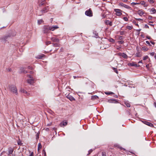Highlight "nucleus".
<instances>
[{
    "label": "nucleus",
    "mask_w": 156,
    "mask_h": 156,
    "mask_svg": "<svg viewBox=\"0 0 156 156\" xmlns=\"http://www.w3.org/2000/svg\"><path fill=\"white\" fill-rule=\"evenodd\" d=\"M138 14L140 16H142L144 14V11L142 10H139L138 11Z\"/></svg>",
    "instance_id": "nucleus-14"
},
{
    "label": "nucleus",
    "mask_w": 156,
    "mask_h": 156,
    "mask_svg": "<svg viewBox=\"0 0 156 156\" xmlns=\"http://www.w3.org/2000/svg\"><path fill=\"white\" fill-rule=\"evenodd\" d=\"M109 41L111 42H113L114 41V40L113 39L111 38V39H110Z\"/></svg>",
    "instance_id": "nucleus-38"
},
{
    "label": "nucleus",
    "mask_w": 156,
    "mask_h": 156,
    "mask_svg": "<svg viewBox=\"0 0 156 156\" xmlns=\"http://www.w3.org/2000/svg\"><path fill=\"white\" fill-rule=\"evenodd\" d=\"M102 156H106V154L105 152H102Z\"/></svg>",
    "instance_id": "nucleus-45"
},
{
    "label": "nucleus",
    "mask_w": 156,
    "mask_h": 156,
    "mask_svg": "<svg viewBox=\"0 0 156 156\" xmlns=\"http://www.w3.org/2000/svg\"><path fill=\"white\" fill-rule=\"evenodd\" d=\"M136 56L137 57H139L140 56H139V54L138 53H137L136 54Z\"/></svg>",
    "instance_id": "nucleus-56"
},
{
    "label": "nucleus",
    "mask_w": 156,
    "mask_h": 156,
    "mask_svg": "<svg viewBox=\"0 0 156 156\" xmlns=\"http://www.w3.org/2000/svg\"><path fill=\"white\" fill-rule=\"evenodd\" d=\"M27 77L29 79H28L27 82L30 84H32L34 83V79L32 76L30 75H28Z\"/></svg>",
    "instance_id": "nucleus-3"
},
{
    "label": "nucleus",
    "mask_w": 156,
    "mask_h": 156,
    "mask_svg": "<svg viewBox=\"0 0 156 156\" xmlns=\"http://www.w3.org/2000/svg\"><path fill=\"white\" fill-rule=\"evenodd\" d=\"M122 53H118L117 55H118L119 56H122Z\"/></svg>",
    "instance_id": "nucleus-41"
},
{
    "label": "nucleus",
    "mask_w": 156,
    "mask_h": 156,
    "mask_svg": "<svg viewBox=\"0 0 156 156\" xmlns=\"http://www.w3.org/2000/svg\"><path fill=\"white\" fill-rule=\"evenodd\" d=\"M146 43L147 44H148L149 45H151L150 44V42H149V41H146Z\"/></svg>",
    "instance_id": "nucleus-43"
},
{
    "label": "nucleus",
    "mask_w": 156,
    "mask_h": 156,
    "mask_svg": "<svg viewBox=\"0 0 156 156\" xmlns=\"http://www.w3.org/2000/svg\"><path fill=\"white\" fill-rule=\"evenodd\" d=\"M8 37L7 36L2 37L0 38V41L3 43H5L8 41Z\"/></svg>",
    "instance_id": "nucleus-6"
},
{
    "label": "nucleus",
    "mask_w": 156,
    "mask_h": 156,
    "mask_svg": "<svg viewBox=\"0 0 156 156\" xmlns=\"http://www.w3.org/2000/svg\"><path fill=\"white\" fill-rule=\"evenodd\" d=\"M59 27L57 25L52 26H49V29L50 30L54 31L55 30L58 29Z\"/></svg>",
    "instance_id": "nucleus-11"
},
{
    "label": "nucleus",
    "mask_w": 156,
    "mask_h": 156,
    "mask_svg": "<svg viewBox=\"0 0 156 156\" xmlns=\"http://www.w3.org/2000/svg\"><path fill=\"white\" fill-rule=\"evenodd\" d=\"M149 24L150 25H151V26H154V25H153V24Z\"/></svg>",
    "instance_id": "nucleus-62"
},
{
    "label": "nucleus",
    "mask_w": 156,
    "mask_h": 156,
    "mask_svg": "<svg viewBox=\"0 0 156 156\" xmlns=\"http://www.w3.org/2000/svg\"><path fill=\"white\" fill-rule=\"evenodd\" d=\"M125 104L128 107H130V104L128 101L125 102Z\"/></svg>",
    "instance_id": "nucleus-20"
},
{
    "label": "nucleus",
    "mask_w": 156,
    "mask_h": 156,
    "mask_svg": "<svg viewBox=\"0 0 156 156\" xmlns=\"http://www.w3.org/2000/svg\"><path fill=\"white\" fill-rule=\"evenodd\" d=\"M106 94H113V93H112V92H109L108 93H106Z\"/></svg>",
    "instance_id": "nucleus-46"
},
{
    "label": "nucleus",
    "mask_w": 156,
    "mask_h": 156,
    "mask_svg": "<svg viewBox=\"0 0 156 156\" xmlns=\"http://www.w3.org/2000/svg\"><path fill=\"white\" fill-rule=\"evenodd\" d=\"M7 71L10 72L11 71V68H9L7 69Z\"/></svg>",
    "instance_id": "nucleus-49"
},
{
    "label": "nucleus",
    "mask_w": 156,
    "mask_h": 156,
    "mask_svg": "<svg viewBox=\"0 0 156 156\" xmlns=\"http://www.w3.org/2000/svg\"><path fill=\"white\" fill-rule=\"evenodd\" d=\"M136 19L140 22H141L143 21V20L141 19Z\"/></svg>",
    "instance_id": "nucleus-36"
},
{
    "label": "nucleus",
    "mask_w": 156,
    "mask_h": 156,
    "mask_svg": "<svg viewBox=\"0 0 156 156\" xmlns=\"http://www.w3.org/2000/svg\"><path fill=\"white\" fill-rule=\"evenodd\" d=\"M67 122H61L60 124V126L61 127H62L64 126H66L67 125Z\"/></svg>",
    "instance_id": "nucleus-16"
},
{
    "label": "nucleus",
    "mask_w": 156,
    "mask_h": 156,
    "mask_svg": "<svg viewBox=\"0 0 156 156\" xmlns=\"http://www.w3.org/2000/svg\"><path fill=\"white\" fill-rule=\"evenodd\" d=\"M119 5L120 6H121L123 7L124 8H127V9H131V7H130L129 6L127 5H125V4L123 3H119Z\"/></svg>",
    "instance_id": "nucleus-10"
},
{
    "label": "nucleus",
    "mask_w": 156,
    "mask_h": 156,
    "mask_svg": "<svg viewBox=\"0 0 156 156\" xmlns=\"http://www.w3.org/2000/svg\"><path fill=\"white\" fill-rule=\"evenodd\" d=\"M122 1H123V2H126L128 0H122Z\"/></svg>",
    "instance_id": "nucleus-52"
},
{
    "label": "nucleus",
    "mask_w": 156,
    "mask_h": 156,
    "mask_svg": "<svg viewBox=\"0 0 156 156\" xmlns=\"http://www.w3.org/2000/svg\"><path fill=\"white\" fill-rule=\"evenodd\" d=\"M139 3L142 5H144V7L147 6V5L145 4V2L144 1H141Z\"/></svg>",
    "instance_id": "nucleus-26"
},
{
    "label": "nucleus",
    "mask_w": 156,
    "mask_h": 156,
    "mask_svg": "<svg viewBox=\"0 0 156 156\" xmlns=\"http://www.w3.org/2000/svg\"><path fill=\"white\" fill-rule=\"evenodd\" d=\"M138 63H142V60H141L140 61H139V62H138Z\"/></svg>",
    "instance_id": "nucleus-57"
},
{
    "label": "nucleus",
    "mask_w": 156,
    "mask_h": 156,
    "mask_svg": "<svg viewBox=\"0 0 156 156\" xmlns=\"http://www.w3.org/2000/svg\"><path fill=\"white\" fill-rule=\"evenodd\" d=\"M135 25H136V26H139V25H138V24H136Z\"/></svg>",
    "instance_id": "nucleus-64"
},
{
    "label": "nucleus",
    "mask_w": 156,
    "mask_h": 156,
    "mask_svg": "<svg viewBox=\"0 0 156 156\" xmlns=\"http://www.w3.org/2000/svg\"><path fill=\"white\" fill-rule=\"evenodd\" d=\"M128 65L129 66H136V64L134 62L130 63L128 64Z\"/></svg>",
    "instance_id": "nucleus-19"
},
{
    "label": "nucleus",
    "mask_w": 156,
    "mask_h": 156,
    "mask_svg": "<svg viewBox=\"0 0 156 156\" xmlns=\"http://www.w3.org/2000/svg\"><path fill=\"white\" fill-rule=\"evenodd\" d=\"M43 22L42 20H38V23L40 24L41 23Z\"/></svg>",
    "instance_id": "nucleus-31"
},
{
    "label": "nucleus",
    "mask_w": 156,
    "mask_h": 156,
    "mask_svg": "<svg viewBox=\"0 0 156 156\" xmlns=\"http://www.w3.org/2000/svg\"><path fill=\"white\" fill-rule=\"evenodd\" d=\"M51 124H52L51 123H48L47 125V126H51Z\"/></svg>",
    "instance_id": "nucleus-47"
},
{
    "label": "nucleus",
    "mask_w": 156,
    "mask_h": 156,
    "mask_svg": "<svg viewBox=\"0 0 156 156\" xmlns=\"http://www.w3.org/2000/svg\"><path fill=\"white\" fill-rule=\"evenodd\" d=\"M123 19L125 21H127L128 20V18L126 17H124Z\"/></svg>",
    "instance_id": "nucleus-32"
},
{
    "label": "nucleus",
    "mask_w": 156,
    "mask_h": 156,
    "mask_svg": "<svg viewBox=\"0 0 156 156\" xmlns=\"http://www.w3.org/2000/svg\"><path fill=\"white\" fill-rule=\"evenodd\" d=\"M150 42L151 43V44H153V45L155 44V43L154 42H153L152 41H151Z\"/></svg>",
    "instance_id": "nucleus-50"
},
{
    "label": "nucleus",
    "mask_w": 156,
    "mask_h": 156,
    "mask_svg": "<svg viewBox=\"0 0 156 156\" xmlns=\"http://www.w3.org/2000/svg\"><path fill=\"white\" fill-rule=\"evenodd\" d=\"M49 26H44L43 27V32L44 33H48L49 30Z\"/></svg>",
    "instance_id": "nucleus-5"
},
{
    "label": "nucleus",
    "mask_w": 156,
    "mask_h": 156,
    "mask_svg": "<svg viewBox=\"0 0 156 156\" xmlns=\"http://www.w3.org/2000/svg\"><path fill=\"white\" fill-rule=\"evenodd\" d=\"M148 1L151 3H154V1L152 0H148Z\"/></svg>",
    "instance_id": "nucleus-39"
},
{
    "label": "nucleus",
    "mask_w": 156,
    "mask_h": 156,
    "mask_svg": "<svg viewBox=\"0 0 156 156\" xmlns=\"http://www.w3.org/2000/svg\"><path fill=\"white\" fill-rule=\"evenodd\" d=\"M131 4L133 5H136L140 4V3H139L132 2L131 3Z\"/></svg>",
    "instance_id": "nucleus-34"
},
{
    "label": "nucleus",
    "mask_w": 156,
    "mask_h": 156,
    "mask_svg": "<svg viewBox=\"0 0 156 156\" xmlns=\"http://www.w3.org/2000/svg\"><path fill=\"white\" fill-rule=\"evenodd\" d=\"M150 55L151 56H153L154 54V52H152L150 53Z\"/></svg>",
    "instance_id": "nucleus-40"
},
{
    "label": "nucleus",
    "mask_w": 156,
    "mask_h": 156,
    "mask_svg": "<svg viewBox=\"0 0 156 156\" xmlns=\"http://www.w3.org/2000/svg\"><path fill=\"white\" fill-rule=\"evenodd\" d=\"M115 11L116 12L115 14L117 16H120L122 14V11L120 9H115Z\"/></svg>",
    "instance_id": "nucleus-8"
},
{
    "label": "nucleus",
    "mask_w": 156,
    "mask_h": 156,
    "mask_svg": "<svg viewBox=\"0 0 156 156\" xmlns=\"http://www.w3.org/2000/svg\"><path fill=\"white\" fill-rule=\"evenodd\" d=\"M148 48L144 46L142 48V50L144 51H147L148 50Z\"/></svg>",
    "instance_id": "nucleus-21"
},
{
    "label": "nucleus",
    "mask_w": 156,
    "mask_h": 156,
    "mask_svg": "<svg viewBox=\"0 0 156 156\" xmlns=\"http://www.w3.org/2000/svg\"><path fill=\"white\" fill-rule=\"evenodd\" d=\"M14 148L9 147L8 149V155L9 156H15V153H13Z\"/></svg>",
    "instance_id": "nucleus-2"
},
{
    "label": "nucleus",
    "mask_w": 156,
    "mask_h": 156,
    "mask_svg": "<svg viewBox=\"0 0 156 156\" xmlns=\"http://www.w3.org/2000/svg\"><path fill=\"white\" fill-rule=\"evenodd\" d=\"M150 12L151 13H154L156 12V10L154 8H152L150 10Z\"/></svg>",
    "instance_id": "nucleus-17"
},
{
    "label": "nucleus",
    "mask_w": 156,
    "mask_h": 156,
    "mask_svg": "<svg viewBox=\"0 0 156 156\" xmlns=\"http://www.w3.org/2000/svg\"><path fill=\"white\" fill-rule=\"evenodd\" d=\"M51 39L52 41L54 42H58L59 41L58 39L54 37L51 38Z\"/></svg>",
    "instance_id": "nucleus-15"
},
{
    "label": "nucleus",
    "mask_w": 156,
    "mask_h": 156,
    "mask_svg": "<svg viewBox=\"0 0 156 156\" xmlns=\"http://www.w3.org/2000/svg\"><path fill=\"white\" fill-rule=\"evenodd\" d=\"M154 58L155 59H156V55H155L154 56Z\"/></svg>",
    "instance_id": "nucleus-63"
},
{
    "label": "nucleus",
    "mask_w": 156,
    "mask_h": 156,
    "mask_svg": "<svg viewBox=\"0 0 156 156\" xmlns=\"http://www.w3.org/2000/svg\"><path fill=\"white\" fill-rule=\"evenodd\" d=\"M45 0H39L38 4L39 6H41L45 3Z\"/></svg>",
    "instance_id": "nucleus-12"
},
{
    "label": "nucleus",
    "mask_w": 156,
    "mask_h": 156,
    "mask_svg": "<svg viewBox=\"0 0 156 156\" xmlns=\"http://www.w3.org/2000/svg\"><path fill=\"white\" fill-rule=\"evenodd\" d=\"M113 69L114 70V72H115L117 74H118V71L117 70V69L115 68H113Z\"/></svg>",
    "instance_id": "nucleus-30"
},
{
    "label": "nucleus",
    "mask_w": 156,
    "mask_h": 156,
    "mask_svg": "<svg viewBox=\"0 0 156 156\" xmlns=\"http://www.w3.org/2000/svg\"><path fill=\"white\" fill-rule=\"evenodd\" d=\"M42 147V146L41 145V144L40 143H39L38 144V151L40 150L41 148Z\"/></svg>",
    "instance_id": "nucleus-25"
},
{
    "label": "nucleus",
    "mask_w": 156,
    "mask_h": 156,
    "mask_svg": "<svg viewBox=\"0 0 156 156\" xmlns=\"http://www.w3.org/2000/svg\"><path fill=\"white\" fill-rule=\"evenodd\" d=\"M141 30V29H139L138 30H137V31L139 32H140V31Z\"/></svg>",
    "instance_id": "nucleus-60"
},
{
    "label": "nucleus",
    "mask_w": 156,
    "mask_h": 156,
    "mask_svg": "<svg viewBox=\"0 0 156 156\" xmlns=\"http://www.w3.org/2000/svg\"><path fill=\"white\" fill-rule=\"evenodd\" d=\"M20 91L21 92H22L23 93H24V94H27V91H26V90H24V89H21L20 90Z\"/></svg>",
    "instance_id": "nucleus-22"
},
{
    "label": "nucleus",
    "mask_w": 156,
    "mask_h": 156,
    "mask_svg": "<svg viewBox=\"0 0 156 156\" xmlns=\"http://www.w3.org/2000/svg\"><path fill=\"white\" fill-rule=\"evenodd\" d=\"M22 72L24 73H27V72L25 70L22 71Z\"/></svg>",
    "instance_id": "nucleus-51"
},
{
    "label": "nucleus",
    "mask_w": 156,
    "mask_h": 156,
    "mask_svg": "<svg viewBox=\"0 0 156 156\" xmlns=\"http://www.w3.org/2000/svg\"><path fill=\"white\" fill-rule=\"evenodd\" d=\"M49 10L48 7V6H46L42 9L40 11L39 13L40 15H41L42 14L47 12Z\"/></svg>",
    "instance_id": "nucleus-4"
},
{
    "label": "nucleus",
    "mask_w": 156,
    "mask_h": 156,
    "mask_svg": "<svg viewBox=\"0 0 156 156\" xmlns=\"http://www.w3.org/2000/svg\"><path fill=\"white\" fill-rule=\"evenodd\" d=\"M149 58V57L148 56L146 55L143 57V59L144 60L147 59Z\"/></svg>",
    "instance_id": "nucleus-28"
},
{
    "label": "nucleus",
    "mask_w": 156,
    "mask_h": 156,
    "mask_svg": "<svg viewBox=\"0 0 156 156\" xmlns=\"http://www.w3.org/2000/svg\"><path fill=\"white\" fill-rule=\"evenodd\" d=\"M146 37H147L148 39H151V37H150V36H147Z\"/></svg>",
    "instance_id": "nucleus-54"
},
{
    "label": "nucleus",
    "mask_w": 156,
    "mask_h": 156,
    "mask_svg": "<svg viewBox=\"0 0 156 156\" xmlns=\"http://www.w3.org/2000/svg\"><path fill=\"white\" fill-rule=\"evenodd\" d=\"M33 153L32 152L30 155L29 156H33Z\"/></svg>",
    "instance_id": "nucleus-53"
},
{
    "label": "nucleus",
    "mask_w": 156,
    "mask_h": 156,
    "mask_svg": "<svg viewBox=\"0 0 156 156\" xmlns=\"http://www.w3.org/2000/svg\"><path fill=\"white\" fill-rule=\"evenodd\" d=\"M154 105L155 107L156 108V102H155L154 103Z\"/></svg>",
    "instance_id": "nucleus-59"
},
{
    "label": "nucleus",
    "mask_w": 156,
    "mask_h": 156,
    "mask_svg": "<svg viewBox=\"0 0 156 156\" xmlns=\"http://www.w3.org/2000/svg\"><path fill=\"white\" fill-rule=\"evenodd\" d=\"M85 14L86 15L90 17L92 16H93L92 11L90 9L86 11Z\"/></svg>",
    "instance_id": "nucleus-7"
},
{
    "label": "nucleus",
    "mask_w": 156,
    "mask_h": 156,
    "mask_svg": "<svg viewBox=\"0 0 156 156\" xmlns=\"http://www.w3.org/2000/svg\"><path fill=\"white\" fill-rule=\"evenodd\" d=\"M148 66H149L148 65H146V67H148Z\"/></svg>",
    "instance_id": "nucleus-61"
},
{
    "label": "nucleus",
    "mask_w": 156,
    "mask_h": 156,
    "mask_svg": "<svg viewBox=\"0 0 156 156\" xmlns=\"http://www.w3.org/2000/svg\"><path fill=\"white\" fill-rule=\"evenodd\" d=\"M44 56V55H38L37 58H39V59H41Z\"/></svg>",
    "instance_id": "nucleus-23"
},
{
    "label": "nucleus",
    "mask_w": 156,
    "mask_h": 156,
    "mask_svg": "<svg viewBox=\"0 0 156 156\" xmlns=\"http://www.w3.org/2000/svg\"><path fill=\"white\" fill-rule=\"evenodd\" d=\"M93 151V150L92 149H90L88 151V154H87V155L90 154Z\"/></svg>",
    "instance_id": "nucleus-35"
},
{
    "label": "nucleus",
    "mask_w": 156,
    "mask_h": 156,
    "mask_svg": "<svg viewBox=\"0 0 156 156\" xmlns=\"http://www.w3.org/2000/svg\"><path fill=\"white\" fill-rule=\"evenodd\" d=\"M67 98L69 99L71 101H75V99L72 96L70 95H68L67 96Z\"/></svg>",
    "instance_id": "nucleus-13"
},
{
    "label": "nucleus",
    "mask_w": 156,
    "mask_h": 156,
    "mask_svg": "<svg viewBox=\"0 0 156 156\" xmlns=\"http://www.w3.org/2000/svg\"><path fill=\"white\" fill-rule=\"evenodd\" d=\"M145 27L146 28H149L148 26L147 25H145Z\"/></svg>",
    "instance_id": "nucleus-55"
},
{
    "label": "nucleus",
    "mask_w": 156,
    "mask_h": 156,
    "mask_svg": "<svg viewBox=\"0 0 156 156\" xmlns=\"http://www.w3.org/2000/svg\"><path fill=\"white\" fill-rule=\"evenodd\" d=\"M43 151L44 155V156H46V153L45 151L44 150H43Z\"/></svg>",
    "instance_id": "nucleus-37"
},
{
    "label": "nucleus",
    "mask_w": 156,
    "mask_h": 156,
    "mask_svg": "<svg viewBox=\"0 0 156 156\" xmlns=\"http://www.w3.org/2000/svg\"><path fill=\"white\" fill-rule=\"evenodd\" d=\"M50 44H51V43L50 41H47L46 42V44L47 45H48Z\"/></svg>",
    "instance_id": "nucleus-44"
},
{
    "label": "nucleus",
    "mask_w": 156,
    "mask_h": 156,
    "mask_svg": "<svg viewBox=\"0 0 156 156\" xmlns=\"http://www.w3.org/2000/svg\"><path fill=\"white\" fill-rule=\"evenodd\" d=\"M120 34L121 35H123L124 34V31H121L120 32Z\"/></svg>",
    "instance_id": "nucleus-42"
},
{
    "label": "nucleus",
    "mask_w": 156,
    "mask_h": 156,
    "mask_svg": "<svg viewBox=\"0 0 156 156\" xmlns=\"http://www.w3.org/2000/svg\"><path fill=\"white\" fill-rule=\"evenodd\" d=\"M80 77L79 76H73V77L74 79H76V78H79Z\"/></svg>",
    "instance_id": "nucleus-48"
},
{
    "label": "nucleus",
    "mask_w": 156,
    "mask_h": 156,
    "mask_svg": "<svg viewBox=\"0 0 156 156\" xmlns=\"http://www.w3.org/2000/svg\"><path fill=\"white\" fill-rule=\"evenodd\" d=\"M8 89L12 93L17 95L18 93L17 90L15 85H9Z\"/></svg>",
    "instance_id": "nucleus-1"
},
{
    "label": "nucleus",
    "mask_w": 156,
    "mask_h": 156,
    "mask_svg": "<svg viewBox=\"0 0 156 156\" xmlns=\"http://www.w3.org/2000/svg\"><path fill=\"white\" fill-rule=\"evenodd\" d=\"M53 46L54 47H59V45L58 44H53Z\"/></svg>",
    "instance_id": "nucleus-27"
},
{
    "label": "nucleus",
    "mask_w": 156,
    "mask_h": 156,
    "mask_svg": "<svg viewBox=\"0 0 156 156\" xmlns=\"http://www.w3.org/2000/svg\"><path fill=\"white\" fill-rule=\"evenodd\" d=\"M105 23L107 25H109L110 26L112 25V22L109 20H106L105 22Z\"/></svg>",
    "instance_id": "nucleus-18"
},
{
    "label": "nucleus",
    "mask_w": 156,
    "mask_h": 156,
    "mask_svg": "<svg viewBox=\"0 0 156 156\" xmlns=\"http://www.w3.org/2000/svg\"><path fill=\"white\" fill-rule=\"evenodd\" d=\"M152 17L151 16H150L149 17V19H151L152 18Z\"/></svg>",
    "instance_id": "nucleus-58"
},
{
    "label": "nucleus",
    "mask_w": 156,
    "mask_h": 156,
    "mask_svg": "<svg viewBox=\"0 0 156 156\" xmlns=\"http://www.w3.org/2000/svg\"><path fill=\"white\" fill-rule=\"evenodd\" d=\"M126 28L129 30H131L132 28V27L131 26H128L126 27Z\"/></svg>",
    "instance_id": "nucleus-33"
},
{
    "label": "nucleus",
    "mask_w": 156,
    "mask_h": 156,
    "mask_svg": "<svg viewBox=\"0 0 156 156\" xmlns=\"http://www.w3.org/2000/svg\"><path fill=\"white\" fill-rule=\"evenodd\" d=\"M141 121L144 123L146 125H148V126L150 127H153L154 126V125L153 124L150 123L147 121Z\"/></svg>",
    "instance_id": "nucleus-9"
},
{
    "label": "nucleus",
    "mask_w": 156,
    "mask_h": 156,
    "mask_svg": "<svg viewBox=\"0 0 156 156\" xmlns=\"http://www.w3.org/2000/svg\"><path fill=\"white\" fill-rule=\"evenodd\" d=\"M122 56L125 58H127L128 57L127 55L124 53H122Z\"/></svg>",
    "instance_id": "nucleus-24"
},
{
    "label": "nucleus",
    "mask_w": 156,
    "mask_h": 156,
    "mask_svg": "<svg viewBox=\"0 0 156 156\" xmlns=\"http://www.w3.org/2000/svg\"><path fill=\"white\" fill-rule=\"evenodd\" d=\"M17 144H18V145H21L22 144L21 143V142L20 141V140H19L17 141Z\"/></svg>",
    "instance_id": "nucleus-29"
}]
</instances>
